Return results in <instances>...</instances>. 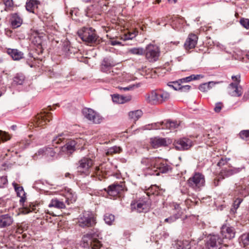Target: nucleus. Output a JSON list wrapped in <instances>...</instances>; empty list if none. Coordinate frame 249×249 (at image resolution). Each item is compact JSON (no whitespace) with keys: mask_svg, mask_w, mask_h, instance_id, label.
I'll return each instance as SVG.
<instances>
[{"mask_svg":"<svg viewBox=\"0 0 249 249\" xmlns=\"http://www.w3.org/2000/svg\"><path fill=\"white\" fill-rule=\"evenodd\" d=\"M100 232L98 230H92L90 232L84 235L82 237L83 246L85 248L91 249H100L102 245L98 239L100 235Z\"/></svg>","mask_w":249,"mask_h":249,"instance_id":"obj_1","label":"nucleus"},{"mask_svg":"<svg viewBox=\"0 0 249 249\" xmlns=\"http://www.w3.org/2000/svg\"><path fill=\"white\" fill-rule=\"evenodd\" d=\"M78 225L83 228L94 227L96 224V218L89 211H84L77 218Z\"/></svg>","mask_w":249,"mask_h":249,"instance_id":"obj_2","label":"nucleus"},{"mask_svg":"<svg viewBox=\"0 0 249 249\" xmlns=\"http://www.w3.org/2000/svg\"><path fill=\"white\" fill-rule=\"evenodd\" d=\"M78 36L85 42L95 43L98 37L95 29L91 27H83L77 32Z\"/></svg>","mask_w":249,"mask_h":249,"instance_id":"obj_3","label":"nucleus"},{"mask_svg":"<svg viewBox=\"0 0 249 249\" xmlns=\"http://www.w3.org/2000/svg\"><path fill=\"white\" fill-rule=\"evenodd\" d=\"M204 176L200 173L196 172L187 180L189 187L196 191H199L205 185Z\"/></svg>","mask_w":249,"mask_h":249,"instance_id":"obj_4","label":"nucleus"},{"mask_svg":"<svg viewBox=\"0 0 249 249\" xmlns=\"http://www.w3.org/2000/svg\"><path fill=\"white\" fill-rule=\"evenodd\" d=\"M225 242L218 234H210L206 238L205 245L208 249H220Z\"/></svg>","mask_w":249,"mask_h":249,"instance_id":"obj_5","label":"nucleus"},{"mask_svg":"<svg viewBox=\"0 0 249 249\" xmlns=\"http://www.w3.org/2000/svg\"><path fill=\"white\" fill-rule=\"evenodd\" d=\"M93 164V161L90 158L83 157L78 161L77 166V172L81 174L88 175Z\"/></svg>","mask_w":249,"mask_h":249,"instance_id":"obj_6","label":"nucleus"},{"mask_svg":"<svg viewBox=\"0 0 249 249\" xmlns=\"http://www.w3.org/2000/svg\"><path fill=\"white\" fill-rule=\"evenodd\" d=\"M220 233L224 241L231 240L235 237L236 231L235 226L225 224L221 227Z\"/></svg>","mask_w":249,"mask_h":249,"instance_id":"obj_7","label":"nucleus"},{"mask_svg":"<svg viewBox=\"0 0 249 249\" xmlns=\"http://www.w3.org/2000/svg\"><path fill=\"white\" fill-rule=\"evenodd\" d=\"M83 114L86 118L94 124H100L103 121V118L99 113L91 108H84Z\"/></svg>","mask_w":249,"mask_h":249,"instance_id":"obj_8","label":"nucleus"},{"mask_svg":"<svg viewBox=\"0 0 249 249\" xmlns=\"http://www.w3.org/2000/svg\"><path fill=\"white\" fill-rule=\"evenodd\" d=\"M146 58L150 62H154L158 60L160 51L156 45L149 44L147 46L145 50Z\"/></svg>","mask_w":249,"mask_h":249,"instance_id":"obj_9","label":"nucleus"},{"mask_svg":"<svg viewBox=\"0 0 249 249\" xmlns=\"http://www.w3.org/2000/svg\"><path fill=\"white\" fill-rule=\"evenodd\" d=\"M245 167L243 166L240 167L228 166L222 168L219 174V177L221 179H223L240 172Z\"/></svg>","mask_w":249,"mask_h":249,"instance_id":"obj_10","label":"nucleus"},{"mask_svg":"<svg viewBox=\"0 0 249 249\" xmlns=\"http://www.w3.org/2000/svg\"><path fill=\"white\" fill-rule=\"evenodd\" d=\"M174 145L177 150H186L190 149L193 145V141L187 138H183L176 140Z\"/></svg>","mask_w":249,"mask_h":249,"instance_id":"obj_11","label":"nucleus"},{"mask_svg":"<svg viewBox=\"0 0 249 249\" xmlns=\"http://www.w3.org/2000/svg\"><path fill=\"white\" fill-rule=\"evenodd\" d=\"M179 125V123L177 121L166 120L156 123L155 128L173 130L178 128Z\"/></svg>","mask_w":249,"mask_h":249,"instance_id":"obj_12","label":"nucleus"},{"mask_svg":"<svg viewBox=\"0 0 249 249\" xmlns=\"http://www.w3.org/2000/svg\"><path fill=\"white\" fill-rule=\"evenodd\" d=\"M125 189L124 185L123 183H114L109 185L107 189H104L107 194L111 196H116Z\"/></svg>","mask_w":249,"mask_h":249,"instance_id":"obj_13","label":"nucleus"},{"mask_svg":"<svg viewBox=\"0 0 249 249\" xmlns=\"http://www.w3.org/2000/svg\"><path fill=\"white\" fill-rule=\"evenodd\" d=\"M149 207V204L144 200H139L135 202L131 203V208L132 211L138 213L146 212Z\"/></svg>","mask_w":249,"mask_h":249,"instance_id":"obj_14","label":"nucleus"},{"mask_svg":"<svg viewBox=\"0 0 249 249\" xmlns=\"http://www.w3.org/2000/svg\"><path fill=\"white\" fill-rule=\"evenodd\" d=\"M52 114L51 113H41L37 114L35 119V125L36 126H41L47 124L51 119Z\"/></svg>","mask_w":249,"mask_h":249,"instance_id":"obj_15","label":"nucleus"},{"mask_svg":"<svg viewBox=\"0 0 249 249\" xmlns=\"http://www.w3.org/2000/svg\"><path fill=\"white\" fill-rule=\"evenodd\" d=\"M115 65L112 59L110 57H106L102 61L101 69L102 71L107 73H110L112 76L115 75V72L113 71H111L113 66Z\"/></svg>","mask_w":249,"mask_h":249,"instance_id":"obj_16","label":"nucleus"},{"mask_svg":"<svg viewBox=\"0 0 249 249\" xmlns=\"http://www.w3.org/2000/svg\"><path fill=\"white\" fill-rule=\"evenodd\" d=\"M158 90H153L144 95L146 102L151 105H160Z\"/></svg>","mask_w":249,"mask_h":249,"instance_id":"obj_17","label":"nucleus"},{"mask_svg":"<svg viewBox=\"0 0 249 249\" xmlns=\"http://www.w3.org/2000/svg\"><path fill=\"white\" fill-rule=\"evenodd\" d=\"M78 141H80V140L68 141L64 146L61 147V151L67 155L72 154L76 150V145L78 143Z\"/></svg>","mask_w":249,"mask_h":249,"instance_id":"obj_18","label":"nucleus"},{"mask_svg":"<svg viewBox=\"0 0 249 249\" xmlns=\"http://www.w3.org/2000/svg\"><path fill=\"white\" fill-rule=\"evenodd\" d=\"M158 164L155 166V170L153 173H150L151 175L158 176L160 173H166L171 170V167L167 163H161L160 159L158 158Z\"/></svg>","mask_w":249,"mask_h":249,"instance_id":"obj_19","label":"nucleus"},{"mask_svg":"<svg viewBox=\"0 0 249 249\" xmlns=\"http://www.w3.org/2000/svg\"><path fill=\"white\" fill-rule=\"evenodd\" d=\"M198 37L197 36L194 34H190L187 38L184 47L185 50H189L194 48L197 42Z\"/></svg>","mask_w":249,"mask_h":249,"instance_id":"obj_20","label":"nucleus"},{"mask_svg":"<svg viewBox=\"0 0 249 249\" xmlns=\"http://www.w3.org/2000/svg\"><path fill=\"white\" fill-rule=\"evenodd\" d=\"M141 163L145 166L148 169L154 171L155 166L158 164V158H143L141 160Z\"/></svg>","mask_w":249,"mask_h":249,"instance_id":"obj_21","label":"nucleus"},{"mask_svg":"<svg viewBox=\"0 0 249 249\" xmlns=\"http://www.w3.org/2000/svg\"><path fill=\"white\" fill-rule=\"evenodd\" d=\"M228 92L230 95L234 97H239L243 93L241 87L238 86V84L231 83L228 86Z\"/></svg>","mask_w":249,"mask_h":249,"instance_id":"obj_22","label":"nucleus"},{"mask_svg":"<svg viewBox=\"0 0 249 249\" xmlns=\"http://www.w3.org/2000/svg\"><path fill=\"white\" fill-rule=\"evenodd\" d=\"M235 193L239 195L242 197H245L249 194V188L245 184H244V181L241 180L239 183V185L236 186Z\"/></svg>","mask_w":249,"mask_h":249,"instance_id":"obj_23","label":"nucleus"},{"mask_svg":"<svg viewBox=\"0 0 249 249\" xmlns=\"http://www.w3.org/2000/svg\"><path fill=\"white\" fill-rule=\"evenodd\" d=\"M13 218L9 214L0 215V228H5L13 223Z\"/></svg>","mask_w":249,"mask_h":249,"instance_id":"obj_24","label":"nucleus"},{"mask_svg":"<svg viewBox=\"0 0 249 249\" xmlns=\"http://www.w3.org/2000/svg\"><path fill=\"white\" fill-rule=\"evenodd\" d=\"M10 22L13 28H17L21 25L23 20L18 13H13L10 15Z\"/></svg>","mask_w":249,"mask_h":249,"instance_id":"obj_25","label":"nucleus"},{"mask_svg":"<svg viewBox=\"0 0 249 249\" xmlns=\"http://www.w3.org/2000/svg\"><path fill=\"white\" fill-rule=\"evenodd\" d=\"M151 146L154 148H158L161 146H165L167 145L165 138L155 137L150 140Z\"/></svg>","mask_w":249,"mask_h":249,"instance_id":"obj_26","label":"nucleus"},{"mask_svg":"<svg viewBox=\"0 0 249 249\" xmlns=\"http://www.w3.org/2000/svg\"><path fill=\"white\" fill-rule=\"evenodd\" d=\"M67 203L63 198L52 199L49 203L48 206L49 208L54 207L58 209H65L66 208Z\"/></svg>","mask_w":249,"mask_h":249,"instance_id":"obj_27","label":"nucleus"},{"mask_svg":"<svg viewBox=\"0 0 249 249\" xmlns=\"http://www.w3.org/2000/svg\"><path fill=\"white\" fill-rule=\"evenodd\" d=\"M7 53L14 60H19L23 57V53L16 49H8Z\"/></svg>","mask_w":249,"mask_h":249,"instance_id":"obj_28","label":"nucleus"},{"mask_svg":"<svg viewBox=\"0 0 249 249\" xmlns=\"http://www.w3.org/2000/svg\"><path fill=\"white\" fill-rule=\"evenodd\" d=\"M40 2L37 0H27L26 3V10L31 13H35V9L38 8Z\"/></svg>","mask_w":249,"mask_h":249,"instance_id":"obj_29","label":"nucleus"},{"mask_svg":"<svg viewBox=\"0 0 249 249\" xmlns=\"http://www.w3.org/2000/svg\"><path fill=\"white\" fill-rule=\"evenodd\" d=\"M36 154H37L38 156H46L47 157L49 158L53 157L55 155V152L52 148L44 147L40 149Z\"/></svg>","mask_w":249,"mask_h":249,"instance_id":"obj_30","label":"nucleus"},{"mask_svg":"<svg viewBox=\"0 0 249 249\" xmlns=\"http://www.w3.org/2000/svg\"><path fill=\"white\" fill-rule=\"evenodd\" d=\"M15 188V190L17 194V196L20 198L19 200L20 203H23L26 200V194L24 191L22 187L18 186L17 184H13Z\"/></svg>","mask_w":249,"mask_h":249,"instance_id":"obj_31","label":"nucleus"},{"mask_svg":"<svg viewBox=\"0 0 249 249\" xmlns=\"http://www.w3.org/2000/svg\"><path fill=\"white\" fill-rule=\"evenodd\" d=\"M67 205L73 203L76 200V196L74 193H73L71 190H69L65 194L63 198Z\"/></svg>","mask_w":249,"mask_h":249,"instance_id":"obj_32","label":"nucleus"},{"mask_svg":"<svg viewBox=\"0 0 249 249\" xmlns=\"http://www.w3.org/2000/svg\"><path fill=\"white\" fill-rule=\"evenodd\" d=\"M158 90L160 105L163 104L170 99V95L169 93L160 89Z\"/></svg>","mask_w":249,"mask_h":249,"instance_id":"obj_33","label":"nucleus"},{"mask_svg":"<svg viewBox=\"0 0 249 249\" xmlns=\"http://www.w3.org/2000/svg\"><path fill=\"white\" fill-rule=\"evenodd\" d=\"M170 207L172 208L173 210L175 211L174 213V214L175 215V216L180 218L182 216L183 211L182 208L180 206L179 204L177 203L176 202H173L171 204Z\"/></svg>","mask_w":249,"mask_h":249,"instance_id":"obj_34","label":"nucleus"},{"mask_svg":"<svg viewBox=\"0 0 249 249\" xmlns=\"http://www.w3.org/2000/svg\"><path fill=\"white\" fill-rule=\"evenodd\" d=\"M25 80L24 75L21 73H17L13 78V84L16 85H21Z\"/></svg>","mask_w":249,"mask_h":249,"instance_id":"obj_35","label":"nucleus"},{"mask_svg":"<svg viewBox=\"0 0 249 249\" xmlns=\"http://www.w3.org/2000/svg\"><path fill=\"white\" fill-rule=\"evenodd\" d=\"M216 83L213 81H210L208 83H205L201 84L199 86V89L202 92H206L210 90L214 86Z\"/></svg>","mask_w":249,"mask_h":249,"instance_id":"obj_36","label":"nucleus"},{"mask_svg":"<svg viewBox=\"0 0 249 249\" xmlns=\"http://www.w3.org/2000/svg\"><path fill=\"white\" fill-rule=\"evenodd\" d=\"M142 115V112L140 109L130 111L128 116L130 119L136 121L138 120Z\"/></svg>","mask_w":249,"mask_h":249,"instance_id":"obj_37","label":"nucleus"},{"mask_svg":"<svg viewBox=\"0 0 249 249\" xmlns=\"http://www.w3.org/2000/svg\"><path fill=\"white\" fill-rule=\"evenodd\" d=\"M123 151L122 148L118 146L111 147L106 150V154L107 155H112L115 154H119Z\"/></svg>","mask_w":249,"mask_h":249,"instance_id":"obj_38","label":"nucleus"},{"mask_svg":"<svg viewBox=\"0 0 249 249\" xmlns=\"http://www.w3.org/2000/svg\"><path fill=\"white\" fill-rule=\"evenodd\" d=\"M239 243L244 247L249 245V232L242 234L239 238Z\"/></svg>","mask_w":249,"mask_h":249,"instance_id":"obj_39","label":"nucleus"},{"mask_svg":"<svg viewBox=\"0 0 249 249\" xmlns=\"http://www.w3.org/2000/svg\"><path fill=\"white\" fill-rule=\"evenodd\" d=\"M243 197L240 196L238 197H237L235 198V199L234 200L232 207L231 209V211L234 213L236 210L239 207V206L241 202L243 201Z\"/></svg>","mask_w":249,"mask_h":249,"instance_id":"obj_40","label":"nucleus"},{"mask_svg":"<svg viewBox=\"0 0 249 249\" xmlns=\"http://www.w3.org/2000/svg\"><path fill=\"white\" fill-rule=\"evenodd\" d=\"M174 85H172V87L176 90L180 89L182 91L186 92L189 90L191 89V86L189 85H185L180 86V84L178 83V81L174 82L173 83Z\"/></svg>","mask_w":249,"mask_h":249,"instance_id":"obj_41","label":"nucleus"},{"mask_svg":"<svg viewBox=\"0 0 249 249\" xmlns=\"http://www.w3.org/2000/svg\"><path fill=\"white\" fill-rule=\"evenodd\" d=\"M178 249H190L191 245L188 241H179L177 245Z\"/></svg>","mask_w":249,"mask_h":249,"instance_id":"obj_42","label":"nucleus"},{"mask_svg":"<svg viewBox=\"0 0 249 249\" xmlns=\"http://www.w3.org/2000/svg\"><path fill=\"white\" fill-rule=\"evenodd\" d=\"M36 206L33 203H30L29 206H24L21 211V213L24 214H27L34 211L36 209Z\"/></svg>","mask_w":249,"mask_h":249,"instance_id":"obj_43","label":"nucleus"},{"mask_svg":"<svg viewBox=\"0 0 249 249\" xmlns=\"http://www.w3.org/2000/svg\"><path fill=\"white\" fill-rule=\"evenodd\" d=\"M106 223L108 225H111L113 224L115 220V216L114 215L110 213H106L104 215V218Z\"/></svg>","mask_w":249,"mask_h":249,"instance_id":"obj_44","label":"nucleus"},{"mask_svg":"<svg viewBox=\"0 0 249 249\" xmlns=\"http://www.w3.org/2000/svg\"><path fill=\"white\" fill-rule=\"evenodd\" d=\"M129 52L133 54L142 55L145 53V50L142 48H133L129 50Z\"/></svg>","mask_w":249,"mask_h":249,"instance_id":"obj_45","label":"nucleus"},{"mask_svg":"<svg viewBox=\"0 0 249 249\" xmlns=\"http://www.w3.org/2000/svg\"><path fill=\"white\" fill-rule=\"evenodd\" d=\"M5 5V11H9L13 10L14 7V1L13 0H2Z\"/></svg>","mask_w":249,"mask_h":249,"instance_id":"obj_46","label":"nucleus"},{"mask_svg":"<svg viewBox=\"0 0 249 249\" xmlns=\"http://www.w3.org/2000/svg\"><path fill=\"white\" fill-rule=\"evenodd\" d=\"M63 134H61L54 138L52 140V143L53 146L56 147L57 144L63 142L65 140V138L63 137Z\"/></svg>","mask_w":249,"mask_h":249,"instance_id":"obj_47","label":"nucleus"},{"mask_svg":"<svg viewBox=\"0 0 249 249\" xmlns=\"http://www.w3.org/2000/svg\"><path fill=\"white\" fill-rule=\"evenodd\" d=\"M239 22L240 24L246 29H249V19L242 18H240Z\"/></svg>","mask_w":249,"mask_h":249,"instance_id":"obj_48","label":"nucleus"},{"mask_svg":"<svg viewBox=\"0 0 249 249\" xmlns=\"http://www.w3.org/2000/svg\"><path fill=\"white\" fill-rule=\"evenodd\" d=\"M136 36V34L134 33H128L127 34H124L122 36V39L124 40H127L132 39Z\"/></svg>","mask_w":249,"mask_h":249,"instance_id":"obj_49","label":"nucleus"},{"mask_svg":"<svg viewBox=\"0 0 249 249\" xmlns=\"http://www.w3.org/2000/svg\"><path fill=\"white\" fill-rule=\"evenodd\" d=\"M239 136L242 139L248 140L249 139V130L241 131L239 133Z\"/></svg>","mask_w":249,"mask_h":249,"instance_id":"obj_50","label":"nucleus"},{"mask_svg":"<svg viewBox=\"0 0 249 249\" xmlns=\"http://www.w3.org/2000/svg\"><path fill=\"white\" fill-rule=\"evenodd\" d=\"M7 183L8 180L6 176L0 177V188H4Z\"/></svg>","mask_w":249,"mask_h":249,"instance_id":"obj_51","label":"nucleus"},{"mask_svg":"<svg viewBox=\"0 0 249 249\" xmlns=\"http://www.w3.org/2000/svg\"><path fill=\"white\" fill-rule=\"evenodd\" d=\"M0 138L2 141H6L10 139V136L5 132L0 130Z\"/></svg>","mask_w":249,"mask_h":249,"instance_id":"obj_52","label":"nucleus"},{"mask_svg":"<svg viewBox=\"0 0 249 249\" xmlns=\"http://www.w3.org/2000/svg\"><path fill=\"white\" fill-rule=\"evenodd\" d=\"M112 100L114 102H116L119 104H122L123 103V99L118 94L114 95L112 96Z\"/></svg>","mask_w":249,"mask_h":249,"instance_id":"obj_53","label":"nucleus"},{"mask_svg":"<svg viewBox=\"0 0 249 249\" xmlns=\"http://www.w3.org/2000/svg\"><path fill=\"white\" fill-rule=\"evenodd\" d=\"M179 218V217H177V216H175V214H173L172 216L166 218L164 220V221L165 222H168L170 223H173L175 222L177 219Z\"/></svg>","mask_w":249,"mask_h":249,"instance_id":"obj_54","label":"nucleus"},{"mask_svg":"<svg viewBox=\"0 0 249 249\" xmlns=\"http://www.w3.org/2000/svg\"><path fill=\"white\" fill-rule=\"evenodd\" d=\"M230 160L229 159L222 158L218 162L217 165L218 166H222L226 165L228 161Z\"/></svg>","mask_w":249,"mask_h":249,"instance_id":"obj_55","label":"nucleus"},{"mask_svg":"<svg viewBox=\"0 0 249 249\" xmlns=\"http://www.w3.org/2000/svg\"><path fill=\"white\" fill-rule=\"evenodd\" d=\"M223 105L220 102L217 103L215 104V106L214 108V110L216 112H219L222 108Z\"/></svg>","mask_w":249,"mask_h":249,"instance_id":"obj_56","label":"nucleus"},{"mask_svg":"<svg viewBox=\"0 0 249 249\" xmlns=\"http://www.w3.org/2000/svg\"><path fill=\"white\" fill-rule=\"evenodd\" d=\"M231 78L232 80H234L235 81H236L237 82V84H238L239 83L240 81V75L232 76Z\"/></svg>","mask_w":249,"mask_h":249,"instance_id":"obj_57","label":"nucleus"},{"mask_svg":"<svg viewBox=\"0 0 249 249\" xmlns=\"http://www.w3.org/2000/svg\"><path fill=\"white\" fill-rule=\"evenodd\" d=\"M179 81L181 82H188L191 81L190 78L189 76L186 77L185 78H182L179 80Z\"/></svg>","mask_w":249,"mask_h":249,"instance_id":"obj_58","label":"nucleus"},{"mask_svg":"<svg viewBox=\"0 0 249 249\" xmlns=\"http://www.w3.org/2000/svg\"><path fill=\"white\" fill-rule=\"evenodd\" d=\"M243 98L245 100H247L249 99V89L245 93Z\"/></svg>","mask_w":249,"mask_h":249,"instance_id":"obj_59","label":"nucleus"},{"mask_svg":"<svg viewBox=\"0 0 249 249\" xmlns=\"http://www.w3.org/2000/svg\"><path fill=\"white\" fill-rule=\"evenodd\" d=\"M204 76L201 74L195 75V80L199 79L200 78H203Z\"/></svg>","mask_w":249,"mask_h":249,"instance_id":"obj_60","label":"nucleus"},{"mask_svg":"<svg viewBox=\"0 0 249 249\" xmlns=\"http://www.w3.org/2000/svg\"><path fill=\"white\" fill-rule=\"evenodd\" d=\"M220 179H221V178H220L219 176H218V179H214V185L215 186L218 185V182L220 181Z\"/></svg>","mask_w":249,"mask_h":249,"instance_id":"obj_61","label":"nucleus"},{"mask_svg":"<svg viewBox=\"0 0 249 249\" xmlns=\"http://www.w3.org/2000/svg\"><path fill=\"white\" fill-rule=\"evenodd\" d=\"M121 89H123L124 90V91H127V90H129L131 89H132V87H124V88H120Z\"/></svg>","mask_w":249,"mask_h":249,"instance_id":"obj_62","label":"nucleus"},{"mask_svg":"<svg viewBox=\"0 0 249 249\" xmlns=\"http://www.w3.org/2000/svg\"><path fill=\"white\" fill-rule=\"evenodd\" d=\"M111 45H116L118 44H119V42L117 41H111Z\"/></svg>","mask_w":249,"mask_h":249,"instance_id":"obj_63","label":"nucleus"},{"mask_svg":"<svg viewBox=\"0 0 249 249\" xmlns=\"http://www.w3.org/2000/svg\"><path fill=\"white\" fill-rule=\"evenodd\" d=\"M191 81L192 80H195V74H192L190 76H189Z\"/></svg>","mask_w":249,"mask_h":249,"instance_id":"obj_64","label":"nucleus"}]
</instances>
